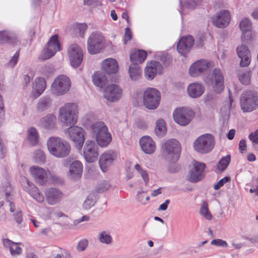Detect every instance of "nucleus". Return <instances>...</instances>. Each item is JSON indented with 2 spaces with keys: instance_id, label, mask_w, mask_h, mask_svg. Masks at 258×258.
<instances>
[{
  "instance_id": "f257e3e1",
  "label": "nucleus",
  "mask_w": 258,
  "mask_h": 258,
  "mask_svg": "<svg viewBox=\"0 0 258 258\" xmlns=\"http://www.w3.org/2000/svg\"><path fill=\"white\" fill-rule=\"evenodd\" d=\"M78 107L73 103H66L59 110V119L66 125H71L66 131L69 138L75 144L76 148L81 150L85 141V131L78 126L71 125L76 123L77 120Z\"/></svg>"
},
{
  "instance_id": "f03ea898",
  "label": "nucleus",
  "mask_w": 258,
  "mask_h": 258,
  "mask_svg": "<svg viewBox=\"0 0 258 258\" xmlns=\"http://www.w3.org/2000/svg\"><path fill=\"white\" fill-rule=\"evenodd\" d=\"M47 146L49 153L57 158H63L70 153V144L58 137H50L47 142Z\"/></svg>"
},
{
  "instance_id": "7ed1b4c3",
  "label": "nucleus",
  "mask_w": 258,
  "mask_h": 258,
  "mask_svg": "<svg viewBox=\"0 0 258 258\" xmlns=\"http://www.w3.org/2000/svg\"><path fill=\"white\" fill-rule=\"evenodd\" d=\"M92 134L96 138L97 144L101 147H107L111 142V134L102 121L93 123L91 125Z\"/></svg>"
},
{
  "instance_id": "20e7f679",
  "label": "nucleus",
  "mask_w": 258,
  "mask_h": 258,
  "mask_svg": "<svg viewBox=\"0 0 258 258\" xmlns=\"http://www.w3.org/2000/svg\"><path fill=\"white\" fill-rule=\"evenodd\" d=\"M161 149L166 158L171 163H175L179 159L181 147L176 140L172 139L166 141L162 143Z\"/></svg>"
},
{
  "instance_id": "39448f33",
  "label": "nucleus",
  "mask_w": 258,
  "mask_h": 258,
  "mask_svg": "<svg viewBox=\"0 0 258 258\" xmlns=\"http://www.w3.org/2000/svg\"><path fill=\"white\" fill-rule=\"evenodd\" d=\"M214 145V137L209 134L200 136L194 143L195 150L201 154L208 153L213 149Z\"/></svg>"
},
{
  "instance_id": "423d86ee",
  "label": "nucleus",
  "mask_w": 258,
  "mask_h": 258,
  "mask_svg": "<svg viewBox=\"0 0 258 258\" xmlns=\"http://www.w3.org/2000/svg\"><path fill=\"white\" fill-rule=\"evenodd\" d=\"M224 81L223 74L219 69H215L212 74L205 79V82L208 85L211 86L213 91L216 93H220L223 91Z\"/></svg>"
},
{
  "instance_id": "0eeeda50",
  "label": "nucleus",
  "mask_w": 258,
  "mask_h": 258,
  "mask_svg": "<svg viewBox=\"0 0 258 258\" xmlns=\"http://www.w3.org/2000/svg\"><path fill=\"white\" fill-rule=\"evenodd\" d=\"M240 105L243 112H250L258 108V94L249 91L243 93L240 99Z\"/></svg>"
},
{
  "instance_id": "6e6552de",
  "label": "nucleus",
  "mask_w": 258,
  "mask_h": 258,
  "mask_svg": "<svg viewBox=\"0 0 258 258\" xmlns=\"http://www.w3.org/2000/svg\"><path fill=\"white\" fill-rule=\"evenodd\" d=\"M161 100L160 91L154 88H148L144 92L143 103L146 108L154 110L159 106Z\"/></svg>"
},
{
  "instance_id": "1a4fd4ad",
  "label": "nucleus",
  "mask_w": 258,
  "mask_h": 258,
  "mask_svg": "<svg viewBox=\"0 0 258 258\" xmlns=\"http://www.w3.org/2000/svg\"><path fill=\"white\" fill-rule=\"evenodd\" d=\"M105 46V39L101 33L93 32L87 40V49L89 53L95 54L99 53Z\"/></svg>"
},
{
  "instance_id": "9d476101",
  "label": "nucleus",
  "mask_w": 258,
  "mask_h": 258,
  "mask_svg": "<svg viewBox=\"0 0 258 258\" xmlns=\"http://www.w3.org/2000/svg\"><path fill=\"white\" fill-rule=\"evenodd\" d=\"M71 81L65 75L57 77L51 85L52 93L56 96H60L66 94L70 89Z\"/></svg>"
},
{
  "instance_id": "9b49d317",
  "label": "nucleus",
  "mask_w": 258,
  "mask_h": 258,
  "mask_svg": "<svg viewBox=\"0 0 258 258\" xmlns=\"http://www.w3.org/2000/svg\"><path fill=\"white\" fill-rule=\"evenodd\" d=\"M194 115L193 111L184 107L177 108L173 113L174 120L181 126H185L189 124Z\"/></svg>"
},
{
  "instance_id": "f8f14e48",
  "label": "nucleus",
  "mask_w": 258,
  "mask_h": 258,
  "mask_svg": "<svg viewBox=\"0 0 258 258\" xmlns=\"http://www.w3.org/2000/svg\"><path fill=\"white\" fill-rule=\"evenodd\" d=\"M68 54L71 66L77 68L81 64L83 59L82 50L77 44L70 45L68 48Z\"/></svg>"
},
{
  "instance_id": "ddd939ff",
  "label": "nucleus",
  "mask_w": 258,
  "mask_h": 258,
  "mask_svg": "<svg viewBox=\"0 0 258 258\" xmlns=\"http://www.w3.org/2000/svg\"><path fill=\"white\" fill-rule=\"evenodd\" d=\"M98 149V145L95 141H86L83 148V156L87 162L92 163L97 159L99 155Z\"/></svg>"
},
{
  "instance_id": "4468645a",
  "label": "nucleus",
  "mask_w": 258,
  "mask_h": 258,
  "mask_svg": "<svg viewBox=\"0 0 258 258\" xmlns=\"http://www.w3.org/2000/svg\"><path fill=\"white\" fill-rule=\"evenodd\" d=\"M192 165L193 168L189 171L188 180L192 183H196L204 178L206 165L204 163L195 160L193 161Z\"/></svg>"
},
{
  "instance_id": "2eb2a0df",
  "label": "nucleus",
  "mask_w": 258,
  "mask_h": 258,
  "mask_svg": "<svg viewBox=\"0 0 258 258\" xmlns=\"http://www.w3.org/2000/svg\"><path fill=\"white\" fill-rule=\"evenodd\" d=\"M230 14L227 10H221L216 13L212 18L213 25L219 28L227 27L230 21Z\"/></svg>"
},
{
  "instance_id": "dca6fc26",
  "label": "nucleus",
  "mask_w": 258,
  "mask_h": 258,
  "mask_svg": "<svg viewBox=\"0 0 258 258\" xmlns=\"http://www.w3.org/2000/svg\"><path fill=\"white\" fill-rule=\"evenodd\" d=\"M117 157V153L109 150L103 153L100 157L99 164L101 170L105 172Z\"/></svg>"
},
{
  "instance_id": "f3484780",
  "label": "nucleus",
  "mask_w": 258,
  "mask_h": 258,
  "mask_svg": "<svg viewBox=\"0 0 258 258\" xmlns=\"http://www.w3.org/2000/svg\"><path fill=\"white\" fill-rule=\"evenodd\" d=\"M122 90L117 85L111 84L108 86L104 91V98L111 102L118 100L122 96Z\"/></svg>"
},
{
  "instance_id": "a211bd4d",
  "label": "nucleus",
  "mask_w": 258,
  "mask_h": 258,
  "mask_svg": "<svg viewBox=\"0 0 258 258\" xmlns=\"http://www.w3.org/2000/svg\"><path fill=\"white\" fill-rule=\"evenodd\" d=\"M239 28L242 32L241 37L242 41L248 43L252 39V24L249 19L247 18H243L240 22Z\"/></svg>"
},
{
  "instance_id": "6ab92c4d",
  "label": "nucleus",
  "mask_w": 258,
  "mask_h": 258,
  "mask_svg": "<svg viewBox=\"0 0 258 258\" xmlns=\"http://www.w3.org/2000/svg\"><path fill=\"white\" fill-rule=\"evenodd\" d=\"M210 67V63L205 60H199L195 62L189 69V75L196 77L204 73Z\"/></svg>"
},
{
  "instance_id": "aec40b11",
  "label": "nucleus",
  "mask_w": 258,
  "mask_h": 258,
  "mask_svg": "<svg viewBox=\"0 0 258 258\" xmlns=\"http://www.w3.org/2000/svg\"><path fill=\"white\" fill-rule=\"evenodd\" d=\"M194 44V39L191 35L182 37L177 43V50L181 55H185L190 50Z\"/></svg>"
},
{
  "instance_id": "412c9836",
  "label": "nucleus",
  "mask_w": 258,
  "mask_h": 258,
  "mask_svg": "<svg viewBox=\"0 0 258 258\" xmlns=\"http://www.w3.org/2000/svg\"><path fill=\"white\" fill-rule=\"evenodd\" d=\"M30 171L35 182L40 185L45 184L47 181V173L46 170L41 167L32 166Z\"/></svg>"
},
{
  "instance_id": "4be33fe9",
  "label": "nucleus",
  "mask_w": 258,
  "mask_h": 258,
  "mask_svg": "<svg viewBox=\"0 0 258 258\" xmlns=\"http://www.w3.org/2000/svg\"><path fill=\"white\" fill-rule=\"evenodd\" d=\"M60 49V45L58 42V35L52 36L47 43V48L45 52L44 59H48L53 56L56 51Z\"/></svg>"
},
{
  "instance_id": "5701e85b",
  "label": "nucleus",
  "mask_w": 258,
  "mask_h": 258,
  "mask_svg": "<svg viewBox=\"0 0 258 258\" xmlns=\"http://www.w3.org/2000/svg\"><path fill=\"white\" fill-rule=\"evenodd\" d=\"M45 195L47 203L50 205L59 203L63 196V193L55 188H49L46 189Z\"/></svg>"
},
{
  "instance_id": "b1692460",
  "label": "nucleus",
  "mask_w": 258,
  "mask_h": 258,
  "mask_svg": "<svg viewBox=\"0 0 258 258\" xmlns=\"http://www.w3.org/2000/svg\"><path fill=\"white\" fill-rule=\"evenodd\" d=\"M236 51L238 57L241 59L240 66L246 67L250 62V52L248 47L242 44L237 47Z\"/></svg>"
},
{
  "instance_id": "393cba45",
  "label": "nucleus",
  "mask_w": 258,
  "mask_h": 258,
  "mask_svg": "<svg viewBox=\"0 0 258 258\" xmlns=\"http://www.w3.org/2000/svg\"><path fill=\"white\" fill-rule=\"evenodd\" d=\"M140 144L142 151L147 154H152L156 150L155 142L149 136L142 137L140 140Z\"/></svg>"
},
{
  "instance_id": "a878e982",
  "label": "nucleus",
  "mask_w": 258,
  "mask_h": 258,
  "mask_svg": "<svg viewBox=\"0 0 258 258\" xmlns=\"http://www.w3.org/2000/svg\"><path fill=\"white\" fill-rule=\"evenodd\" d=\"M83 171V165L79 161L73 162L69 168V177L74 180L79 179Z\"/></svg>"
},
{
  "instance_id": "bb28decb",
  "label": "nucleus",
  "mask_w": 258,
  "mask_h": 258,
  "mask_svg": "<svg viewBox=\"0 0 258 258\" xmlns=\"http://www.w3.org/2000/svg\"><path fill=\"white\" fill-rule=\"evenodd\" d=\"M102 68L108 75L116 73L118 69L117 62L113 58H107L104 60L102 62Z\"/></svg>"
},
{
  "instance_id": "cd10ccee",
  "label": "nucleus",
  "mask_w": 258,
  "mask_h": 258,
  "mask_svg": "<svg viewBox=\"0 0 258 258\" xmlns=\"http://www.w3.org/2000/svg\"><path fill=\"white\" fill-rule=\"evenodd\" d=\"M187 91L190 97L196 98L204 93L205 87L201 83H193L188 86Z\"/></svg>"
},
{
  "instance_id": "c85d7f7f",
  "label": "nucleus",
  "mask_w": 258,
  "mask_h": 258,
  "mask_svg": "<svg viewBox=\"0 0 258 258\" xmlns=\"http://www.w3.org/2000/svg\"><path fill=\"white\" fill-rule=\"evenodd\" d=\"M161 68L158 61H151L148 63L145 70V75L149 80H152L157 74V70Z\"/></svg>"
},
{
  "instance_id": "c756f323",
  "label": "nucleus",
  "mask_w": 258,
  "mask_h": 258,
  "mask_svg": "<svg viewBox=\"0 0 258 258\" xmlns=\"http://www.w3.org/2000/svg\"><path fill=\"white\" fill-rule=\"evenodd\" d=\"M27 191L36 201L39 203H42L44 200V198L42 194L39 191L37 187L34 184H33L32 183H31L29 180L27 181Z\"/></svg>"
},
{
  "instance_id": "7c9ffc66",
  "label": "nucleus",
  "mask_w": 258,
  "mask_h": 258,
  "mask_svg": "<svg viewBox=\"0 0 258 258\" xmlns=\"http://www.w3.org/2000/svg\"><path fill=\"white\" fill-rule=\"evenodd\" d=\"M18 41V37L15 33L8 31L0 32V43H8L14 45Z\"/></svg>"
},
{
  "instance_id": "2f4dec72",
  "label": "nucleus",
  "mask_w": 258,
  "mask_h": 258,
  "mask_svg": "<svg viewBox=\"0 0 258 258\" xmlns=\"http://www.w3.org/2000/svg\"><path fill=\"white\" fill-rule=\"evenodd\" d=\"M52 106V99L49 96H44L40 98L36 104V109L38 112H43L49 110Z\"/></svg>"
},
{
  "instance_id": "473e14b6",
  "label": "nucleus",
  "mask_w": 258,
  "mask_h": 258,
  "mask_svg": "<svg viewBox=\"0 0 258 258\" xmlns=\"http://www.w3.org/2000/svg\"><path fill=\"white\" fill-rule=\"evenodd\" d=\"M147 55V52L143 50H139L130 55V60L132 62V64L139 65L142 63L145 60Z\"/></svg>"
},
{
  "instance_id": "72a5a7b5",
  "label": "nucleus",
  "mask_w": 258,
  "mask_h": 258,
  "mask_svg": "<svg viewBox=\"0 0 258 258\" xmlns=\"http://www.w3.org/2000/svg\"><path fill=\"white\" fill-rule=\"evenodd\" d=\"M94 84L100 88H103L107 83L108 80L104 73L100 72L94 73L92 76Z\"/></svg>"
},
{
  "instance_id": "f704fd0d",
  "label": "nucleus",
  "mask_w": 258,
  "mask_h": 258,
  "mask_svg": "<svg viewBox=\"0 0 258 258\" xmlns=\"http://www.w3.org/2000/svg\"><path fill=\"white\" fill-rule=\"evenodd\" d=\"M55 120L56 118L54 114H48L40 120L39 123L45 128L49 130L54 127Z\"/></svg>"
},
{
  "instance_id": "c9c22d12",
  "label": "nucleus",
  "mask_w": 258,
  "mask_h": 258,
  "mask_svg": "<svg viewBox=\"0 0 258 258\" xmlns=\"http://www.w3.org/2000/svg\"><path fill=\"white\" fill-rule=\"evenodd\" d=\"M46 87L45 79L42 77L37 78L35 80V85L33 88V94L35 97L39 96L44 92Z\"/></svg>"
},
{
  "instance_id": "e433bc0d",
  "label": "nucleus",
  "mask_w": 258,
  "mask_h": 258,
  "mask_svg": "<svg viewBox=\"0 0 258 258\" xmlns=\"http://www.w3.org/2000/svg\"><path fill=\"white\" fill-rule=\"evenodd\" d=\"M128 73L132 81H137L141 76V69L139 65L131 64L128 69Z\"/></svg>"
},
{
  "instance_id": "4c0bfd02",
  "label": "nucleus",
  "mask_w": 258,
  "mask_h": 258,
  "mask_svg": "<svg viewBox=\"0 0 258 258\" xmlns=\"http://www.w3.org/2000/svg\"><path fill=\"white\" fill-rule=\"evenodd\" d=\"M27 138L29 143L32 146H35L38 142V134L36 129L33 127L28 130Z\"/></svg>"
},
{
  "instance_id": "58836bf2",
  "label": "nucleus",
  "mask_w": 258,
  "mask_h": 258,
  "mask_svg": "<svg viewBox=\"0 0 258 258\" xmlns=\"http://www.w3.org/2000/svg\"><path fill=\"white\" fill-rule=\"evenodd\" d=\"M155 132L158 136L162 137L166 132L165 122L163 119H160L157 121Z\"/></svg>"
},
{
  "instance_id": "ea45409f",
  "label": "nucleus",
  "mask_w": 258,
  "mask_h": 258,
  "mask_svg": "<svg viewBox=\"0 0 258 258\" xmlns=\"http://www.w3.org/2000/svg\"><path fill=\"white\" fill-rule=\"evenodd\" d=\"M230 160L231 157L229 155H227L226 156L222 157L217 165V169L221 172L224 171L229 165Z\"/></svg>"
},
{
  "instance_id": "a19ab883",
  "label": "nucleus",
  "mask_w": 258,
  "mask_h": 258,
  "mask_svg": "<svg viewBox=\"0 0 258 258\" xmlns=\"http://www.w3.org/2000/svg\"><path fill=\"white\" fill-rule=\"evenodd\" d=\"M96 202V197L94 195H89L83 203V207L85 209H90L94 206Z\"/></svg>"
},
{
  "instance_id": "79ce46f5",
  "label": "nucleus",
  "mask_w": 258,
  "mask_h": 258,
  "mask_svg": "<svg viewBox=\"0 0 258 258\" xmlns=\"http://www.w3.org/2000/svg\"><path fill=\"white\" fill-rule=\"evenodd\" d=\"M98 239L101 243L106 244H109L112 241L111 236L105 231L101 232L99 234Z\"/></svg>"
},
{
  "instance_id": "37998d69",
  "label": "nucleus",
  "mask_w": 258,
  "mask_h": 258,
  "mask_svg": "<svg viewBox=\"0 0 258 258\" xmlns=\"http://www.w3.org/2000/svg\"><path fill=\"white\" fill-rule=\"evenodd\" d=\"M200 214L203 215L206 219L210 220L212 219V216L209 211L208 204L204 202L200 208Z\"/></svg>"
},
{
  "instance_id": "c03bdc74",
  "label": "nucleus",
  "mask_w": 258,
  "mask_h": 258,
  "mask_svg": "<svg viewBox=\"0 0 258 258\" xmlns=\"http://www.w3.org/2000/svg\"><path fill=\"white\" fill-rule=\"evenodd\" d=\"M34 158L36 162L39 164H43L46 160L44 153L40 150H36L34 153Z\"/></svg>"
},
{
  "instance_id": "a18cd8bd",
  "label": "nucleus",
  "mask_w": 258,
  "mask_h": 258,
  "mask_svg": "<svg viewBox=\"0 0 258 258\" xmlns=\"http://www.w3.org/2000/svg\"><path fill=\"white\" fill-rule=\"evenodd\" d=\"M135 168L141 174V176L142 177L143 179H144L146 183V185H147L149 181L148 174L147 172V171L142 169L141 166L138 164H136L135 165Z\"/></svg>"
},
{
  "instance_id": "49530a36",
  "label": "nucleus",
  "mask_w": 258,
  "mask_h": 258,
  "mask_svg": "<svg viewBox=\"0 0 258 258\" xmlns=\"http://www.w3.org/2000/svg\"><path fill=\"white\" fill-rule=\"evenodd\" d=\"M202 3V0H187L185 2L184 7L187 9H194L196 7Z\"/></svg>"
},
{
  "instance_id": "de8ad7c7",
  "label": "nucleus",
  "mask_w": 258,
  "mask_h": 258,
  "mask_svg": "<svg viewBox=\"0 0 258 258\" xmlns=\"http://www.w3.org/2000/svg\"><path fill=\"white\" fill-rule=\"evenodd\" d=\"M137 199L139 202L145 205L149 201L150 198L146 192L141 191L137 193Z\"/></svg>"
},
{
  "instance_id": "09e8293b",
  "label": "nucleus",
  "mask_w": 258,
  "mask_h": 258,
  "mask_svg": "<svg viewBox=\"0 0 258 258\" xmlns=\"http://www.w3.org/2000/svg\"><path fill=\"white\" fill-rule=\"evenodd\" d=\"M238 77L239 81L242 84L247 85L249 84L250 81L249 73L244 72L241 74H239Z\"/></svg>"
},
{
  "instance_id": "8fccbe9b",
  "label": "nucleus",
  "mask_w": 258,
  "mask_h": 258,
  "mask_svg": "<svg viewBox=\"0 0 258 258\" xmlns=\"http://www.w3.org/2000/svg\"><path fill=\"white\" fill-rule=\"evenodd\" d=\"M89 244L88 240L86 239H83L79 241L77 245V249L79 252L84 251L87 247Z\"/></svg>"
},
{
  "instance_id": "3c124183",
  "label": "nucleus",
  "mask_w": 258,
  "mask_h": 258,
  "mask_svg": "<svg viewBox=\"0 0 258 258\" xmlns=\"http://www.w3.org/2000/svg\"><path fill=\"white\" fill-rule=\"evenodd\" d=\"M77 27L79 30V36L83 38L85 31L88 28V25L86 23H78L77 24Z\"/></svg>"
},
{
  "instance_id": "603ef678",
  "label": "nucleus",
  "mask_w": 258,
  "mask_h": 258,
  "mask_svg": "<svg viewBox=\"0 0 258 258\" xmlns=\"http://www.w3.org/2000/svg\"><path fill=\"white\" fill-rule=\"evenodd\" d=\"M19 56V52L17 51L7 63V66L11 68H14L18 62Z\"/></svg>"
},
{
  "instance_id": "864d4df0",
  "label": "nucleus",
  "mask_w": 258,
  "mask_h": 258,
  "mask_svg": "<svg viewBox=\"0 0 258 258\" xmlns=\"http://www.w3.org/2000/svg\"><path fill=\"white\" fill-rule=\"evenodd\" d=\"M10 252L12 256H15L17 255L21 254L22 252V249L16 244L10 247Z\"/></svg>"
},
{
  "instance_id": "5fc2aeb1",
  "label": "nucleus",
  "mask_w": 258,
  "mask_h": 258,
  "mask_svg": "<svg viewBox=\"0 0 258 258\" xmlns=\"http://www.w3.org/2000/svg\"><path fill=\"white\" fill-rule=\"evenodd\" d=\"M211 244L212 245L221 246L223 247H227L228 246L227 242L221 239H213L211 241Z\"/></svg>"
},
{
  "instance_id": "6e6d98bb",
  "label": "nucleus",
  "mask_w": 258,
  "mask_h": 258,
  "mask_svg": "<svg viewBox=\"0 0 258 258\" xmlns=\"http://www.w3.org/2000/svg\"><path fill=\"white\" fill-rule=\"evenodd\" d=\"M230 177H225L222 179H221L216 184H215L214 186V188L215 190L219 189L221 187H222L225 183L227 182L230 180Z\"/></svg>"
},
{
  "instance_id": "4d7b16f0",
  "label": "nucleus",
  "mask_w": 258,
  "mask_h": 258,
  "mask_svg": "<svg viewBox=\"0 0 258 258\" xmlns=\"http://www.w3.org/2000/svg\"><path fill=\"white\" fill-rule=\"evenodd\" d=\"M13 216L17 223L21 224L23 221V214L21 210H17L16 213H14Z\"/></svg>"
},
{
  "instance_id": "13d9d810",
  "label": "nucleus",
  "mask_w": 258,
  "mask_h": 258,
  "mask_svg": "<svg viewBox=\"0 0 258 258\" xmlns=\"http://www.w3.org/2000/svg\"><path fill=\"white\" fill-rule=\"evenodd\" d=\"M5 118L4 105L2 96L0 95V125Z\"/></svg>"
},
{
  "instance_id": "bf43d9fd",
  "label": "nucleus",
  "mask_w": 258,
  "mask_h": 258,
  "mask_svg": "<svg viewBox=\"0 0 258 258\" xmlns=\"http://www.w3.org/2000/svg\"><path fill=\"white\" fill-rule=\"evenodd\" d=\"M84 5L86 6H101V3L98 0H83Z\"/></svg>"
},
{
  "instance_id": "052dcab7",
  "label": "nucleus",
  "mask_w": 258,
  "mask_h": 258,
  "mask_svg": "<svg viewBox=\"0 0 258 258\" xmlns=\"http://www.w3.org/2000/svg\"><path fill=\"white\" fill-rule=\"evenodd\" d=\"M132 36V32L130 29L128 27H126L125 29V33L123 39L124 43L126 44L127 41L131 39Z\"/></svg>"
},
{
  "instance_id": "680f3d73",
  "label": "nucleus",
  "mask_w": 258,
  "mask_h": 258,
  "mask_svg": "<svg viewBox=\"0 0 258 258\" xmlns=\"http://www.w3.org/2000/svg\"><path fill=\"white\" fill-rule=\"evenodd\" d=\"M3 243L4 246L6 248H9V250L10 249V247H12L14 245H16L18 243L14 242L11 240H10L8 238H4L3 239Z\"/></svg>"
},
{
  "instance_id": "e2e57ef3",
  "label": "nucleus",
  "mask_w": 258,
  "mask_h": 258,
  "mask_svg": "<svg viewBox=\"0 0 258 258\" xmlns=\"http://www.w3.org/2000/svg\"><path fill=\"white\" fill-rule=\"evenodd\" d=\"M109 187V184L106 182H104L97 188V191L98 192H103L107 190Z\"/></svg>"
},
{
  "instance_id": "0e129e2a",
  "label": "nucleus",
  "mask_w": 258,
  "mask_h": 258,
  "mask_svg": "<svg viewBox=\"0 0 258 258\" xmlns=\"http://www.w3.org/2000/svg\"><path fill=\"white\" fill-rule=\"evenodd\" d=\"M6 155V149L4 143L0 139V159H4Z\"/></svg>"
},
{
  "instance_id": "69168bd1",
  "label": "nucleus",
  "mask_w": 258,
  "mask_h": 258,
  "mask_svg": "<svg viewBox=\"0 0 258 258\" xmlns=\"http://www.w3.org/2000/svg\"><path fill=\"white\" fill-rule=\"evenodd\" d=\"M248 138L253 143L258 144V130H256L254 133L250 134Z\"/></svg>"
},
{
  "instance_id": "338daca9",
  "label": "nucleus",
  "mask_w": 258,
  "mask_h": 258,
  "mask_svg": "<svg viewBox=\"0 0 258 258\" xmlns=\"http://www.w3.org/2000/svg\"><path fill=\"white\" fill-rule=\"evenodd\" d=\"M246 147V141L244 139L241 140L239 143V149L241 153L245 150Z\"/></svg>"
},
{
  "instance_id": "774afa93",
  "label": "nucleus",
  "mask_w": 258,
  "mask_h": 258,
  "mask_svg": "<svg viewBox=\"0 0 258 258\" xmlns=\"http://www.w3.org/2000/svg\"><path fill=\"white\" fill-rule=\"evenodd\" d=\"M169 203H170V200L168 199L166 200L164 203L160 205L159 207L158 208V211H165L167 209L168 206V204H169Z\"/></svg>"
}]
</instances>
